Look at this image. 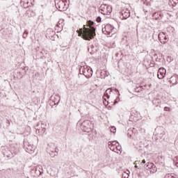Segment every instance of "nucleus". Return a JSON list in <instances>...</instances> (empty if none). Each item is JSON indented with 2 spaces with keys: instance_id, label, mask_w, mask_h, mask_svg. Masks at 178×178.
Returning <instances> with one entry per match:
<instances>
[{
  "instance_id": "43",
  "label": "nucleus",
  "mask_w": 178,
  "mask_h": 178,
  "mask_svg": "<svg viewBox=\"0 0 178 178\" xmlns=\"http://www.w3.org/2000/svg\"><path fill=\"white\" fill-rule=\"evenodd\" d=\"M42 131H45V128H43V129H42Z\"/></svg>"
},
{
  "instance_id": "45",
  "label": "nucleus",
  "mask_w": 178,
  "mask_h": 178,
  "mask_svg": "<svg viewBox=\"0 0 178 178\" xmlns=\"http://www.w3.org/2000/svg\"><path fill=\"white\" fill-rule=\"evenodd\" d=\"M135 168H138V166H137V165H135Z\"/></svg>"
},
{
  "instance_id": "23",
  "label": "nucleus",
  "mask_w": 178,
  "mask_h": 178,
  "mask_svg": "<svg viewBox=\"0 0 178 178\" xmlns=\"http://www.w3.org/2000/svg\"><path fill=\"white\" fill-rule=\"evenodd\" d=\"M35 173L36 176H41V175H42V171H40V169L36 167L35 170Z\"/></svg>"
},
{
  "instance_id": "36",
  "label": "nucleus",
  "mask_w": 178,
  "mask_h": 178,
  "mask_svg": "<svg viewBox=\"0 0 178 178\" xmlns=\"http://www.w3.org/2000/svg\"><path fill=\"white\" fill-rule=\"evenodd\" d=\"M169 30H170L172 31V33H173V31H175V29H173L172 27L167 28V31H169Z\"/></svg>"
},
{
  "instance_id": "29",
  "label": "nucleus",
  "mask_w": 178,
  "mask_h": 178,
  "mask_svg": "<svg viewBox=\"0 0 178 178\" xmlns=\"http://www.w3.org/2000/svg\"><path fill=\"white\" fill-rule=\"evenodd\" d=\"M111 132L113 133V134L116 133V127H111Z\"/></svg>"
},
{
  "instance_id": "16",
  "label": "nucleus",
  "mask_w": 178,
  "mask_h": 178,
  "mask_svg": "<svg viewBox=\"0 0 178 178\" xmlns=\"http://www.w3.org/2000/svg\"><path fill=\"white\" fill-rule=\"evenodd\" d=\"M10 150L11 152L12 156H15V155H17L19 154V147H11L10 148Z\"/></svg>"
},
{
  "instance_id": "14",
  "label": "nucleus",
  "mask_w": 178,
  "mask_h": 178,
  "mask_svg": "<svg viewBox=\"0 0 178 178\" xmlns=\"http://www.w3.org/2000/svg\"><path fill=\"white\" fill-rule=\"evenodd\" d=\"M121 15L122 16V19H129V17H130V10L127 8H124L121 11Z\"/></svg>"
},
{
  "instance_id": "32",
  "label": "nucleus",
  "mask_w": 178,
  "mask_h": 178,
  "mask_svg": "<svg viewBox=\"0 0 178 178\" xmlns=\"http://www.w3.org/2000/svg\"><path fill=\"white\" fill-rule=\"evenodd\" d=\"M122 178H129V173L124 172L122 174Z\"/></svg>"
},
{
  "instance_id": "5",
  "label": "nucleus",
  "mask_w": 178,
  "mask_h": 178,
  "mask_svg": "<svg viewBox=\"0 0 178 178\" xmlns=\"http://www.w3.org/2000/svg\"><path fill=\"white\" fill-rule=\"evenodd\" d=\"M154 138L156 140H162L165 138V129L162 127H157L154 130Z\"/></svg>"
},
{
  "instance_id": "3",
  "label": "nucleus",
  "mask_w": 178,
  "mask_h": 178,
  "mask_svg": "<svg viewBox=\"0 0 178 178\" xmlns=\"http://www.w3.org/2000/svg\"><path fill=\"white\" fill-rule=\"evenodd\" d=\"M80 74H83L87 79L92 77V69L88 65H84L81 67L79 70Z\"/></svg>"
},
{
  "instance_id": "24",
  "label": "nucleus",
  "mask_w": 178,
  "mask_h": 178,
  "mask_svg": "<svg viewBox=\"0 0 178 178\" xmlns=\"http://www.w3.org/2000/svg\"><path fill=\"white\" fill-rule=\"evenodd\" d=\"M26 13H27V15H28V16L30 17H33V16H35V13H34V12H33V11H30V10H29V11H27L26 12Z\"/></svg>"
},
{
  "instance_id": "9",
  "label": "nucleus",
  "mask_w": 178,
  "mask_h": 178,
  "mask_svg": "<svg viewBox=\"0 0 178 178\" xmlns=\"http://www.w3.org/2000/svg\"><path fill=\"white\" fill-rule=\"evenodd\" d=\"M1 154H3V156H6V158H12V152L10 151V149L7 146H2L1 148Z\"/></svg>"
},
{
  "instance_id": "40",
  "label": "nucleus",
  "mask_w": 178,
  "mask_h": 178,
  "mask_svg": "<svg viewBox=\"0 0 178 178\" xmlns=\"http://www.w3.org/2000/svg\"><path fill=\"white\" fill-rule=\"evenodd\" d=\"M105 74H106V77H108V76H109V72H106Z\"/></svg>"
},
{
  "instance_id": "1",
  "label": "nucleus",
  "mask_w": 178,
  "mask_h": 178,
  "mask_svg": "<svg viewBox=\"0 0 178 178\" xmlns=\"http://www.w3.org/2000/svg\"><path fill=\"white\" fill-rule=\"evenodd\" d=\"M94 22L91 20H88L87 22V25H83V29H80L79 30L76 31L78 33L79 37H81L83 39L86 40V41H90L92 40L94 37H95V26ZM89 27V28H87Z\"/></svg>"
},
{
  "instance_id": "27",
  "label": "nucleus",
  "mask_w": 178,
  "mask_h": 178,
  "mask_svg": "<svg viewBox=\"0 0 178 178\" xmlns=\"http://www.w3.org/2000/svg\"><path fill=\"white\" fill-rule=\"evenodd\" d=\"M173 163H175V165H177V167L178 168V156H175L173 159Z\"/></svg>"
},
{
  "instance_id": "42",
  "label": "nucleus",
  "mask_w": 178,
  "mask_h": 178,
  "mask_svg": "<svg viewBox=\"0 0 178 178\" xmlns=\"http://www.w3.org/2000/svg\"><path fill=\"white\" fill-rule=\"evenodd\" d=\"M145 147V148H147L148 147V145H146Z\"/></svg>"
},
{
  "instance_id": "13",
  "label": "nucleus",
  "mask_w": 178,
  "mask_h": 178,
  "mask_svg": "<svg viewBox=\"0 0 178 178\" xmlns=\"http://www.w3.org/2000/svg\"><path fill=\"white\" fill-rule=\"evenodd\" d=\"M158 78L162 80L165 76H166V70L165 68H160L157 73Z\"/></svg>"
},
{
  "instance_id": "22",
  "label": "nucleus",
  "mask_w": 178,
  "mask_h": 178,
  "mask_svg": "<svg viewBox=\"0 0 178 178\" xmlns=\"http://www.w3.org/2000/svg\"><path fill=\"white\" fill-rule=\"evenodd\" d=\"M165 178H178L177 175L174 173L167 174Z\"/></svg>"
},
{
  "instance_id": "8",
  "label": "nucleus",
  "mask_w": 178,
  "mask_h": 178,
  "mask_svg": "<svg viewBox=\"0 0 178 178\" xmlns=\"http://www.w3.org/2000/svg\"><path fill=\"white\" fill-rule=\"evenodd\" d=\"M102 32L107 35H111V34H113V33L116 32V29L113 26L107 24L104 28L102 29Z\"/></svg>"
},
{
  "instance_id": "31",
  "label": "nucleus",
  "mask_w": 178,
  "mask_h": 178,
  "mask_svg": "<svg viewBox=\"0 0 178 178\" xmlns=\"http://www.w3.org/2000/svg\"><path fill=\"white\" fill-rule=\"evenodd\" d=\"M109 99L105 97L104 96H103V101L104 102H107V104H109V100H108Z\"/></svg>"
},
{
  "instance_id": "44",
  "label": "nucleus",
  "mask_w": 178,
  "mask_h": 178,
  "mask_svg": "<svg viewBox=\"0 0 178 178\" xmlns=\"http://www.w3.org/2000/svg\"><path fill=\"white\" fill-rule=\"evenodd\" d=\"M139 150H141V151H142V150H143V149H139Z\"/></svg>"
},
{
  "instance_id": "10",
  "label": "nucleus",
  "mask_w": 178,
  "mask_h": 178,
  "mask_svg": "<svg viewBox=\"0 0 178 178\" xmlns=\"http://www.w3.org/2000/svg\"><path fill=\"white\" fill-rule=\"evenodd\" d=\"M20 4L24 9H26V8H30L34 5V0H22Z\"/></svg>"
},
{
  "instance_id": "12",
  "label": "nucleus",
  "mask_w": 178,
  "mask_h": 178,
  "mask_svg": "<svg viewBox=\"0 0 178 178\" xmlns=\"http://www.w3.org/2000/svg\"><path fill=\"white\" fill-rule=\"evenodd\" d=\"M51 102H50L51 106H54V105H58L60 101V97L59 95L56 96H51Z\"/></svg>"
},
{
  "instance_id": "33",
  "label": "nucleus",
  "mask_w": 178,
  "mask_h": 178,
  "mask_svg": "<svg viewBox=\"0 0 178 178\" xmlns=\"http://www.w3.org/2000/svg\"><path fill=\"white\" fill-rule=\"evenodd\" d=\"M119 101H120V98H119V97H118L114 100V104H118V102H119Z\"/></svg>"
},
{
  "instance_id": "25",
  "label": "nucleus",
  "mask_w": 178,
  "mask_h": 178,
  "mask_svg": "<svg viewBox=\"0 0 178 178\" xmlns=\"http://www.w3.org/2000/svg\"><path fill=\"white\" fill-rule=\"evenodd\" d=\"M116 144H119V143L117 141L108 142L109 147H115V145H117Z\"/></svg>"
},
{
  "instance_id": "17",
  "label": "nucleus",
  "mask_w": 178,
  "mask_h": 178,
  "mask_svg": "<svg viewBox=\"0 0 178 178\" xmlns=\"http://www.w3.org/2000/svg\"><path fill=\"white\" fill-rule=\"evenodd\" d=\"M46 33V37H48V38H51V37H54V35H55V31L51 29H47Z\"/></svg>"
},
{
  "instance_id": "7",
  "label": "nucleus",
  "mask_w": 178,
  "mask_h": 178,
  "mask_svg": "<svg viewBox=\"0 0 178 178\" xmlns=\"http://www.w3.org/2000/svg\"><path fill=\"white\" fill-rule=\"evenodd\" d=\"M24 148L29 154H33L35 151V146L31 142H29V140H24Z\"/></svg>"
},
{
  "instance_id": "37",
  "label": "nucleus",
  "mask_w": 178,
  "mask_h": 178,
  "mask_svg": "<svg viewBox=\"0 0 178 178\" xmlns=\"http://www.w3.org/2000/svg\"><path fill=\"white\" fill-rule=\"evenodd\" d=\"M113 91L118 93V95H120V93H119V90L118 89H113Z\"/></svg>"
},
{
  "instance_id": "11",
  "label": "nucleus",
  "mask_w": 178,
  "mask_h": 178,
  "mask_svg": "<svg viewBox=\"0 0 178 178\" xmlns=\"http://www.w3.org/2000/svg\"><path fill=\"white\" fill-rule=\"evenodd\" d=\"M158 38L161 44H166L169 41V38L163 32L159 33Z\"/></svg>"
},
{
  "instance_id": "38",
  "label": "nucleus",
  "mask_w": 178,
  "mask_h": 178,
  "mask_svg": "<svg viewBox=\"0 0 178 178\" xmlns=\"http://www.w3.org/2000/svg\"><path fill=\"white\" fill-rule=\"evenodd\" d=\"M38 169H39L40 172H42V174L43 173V170L42 168H40V166L37 167Z\"/></svg>"
},
{
  "instance_id": "35",
  "label": "nucleus",
  "mask_w": 178,
  "mask_h": 178,
  "mask_svg": "<svg viewBox=\"0 0 178 178\" xmlns=\"http://www.w3.org/2000/svg\"><path fill=\"white\" fill-rule=\"evenodd\" d=\"M101 17H97V19H96V22H97V23H101Z\"/></svg>"
},
{
  "instance_id": "26",
  "label": "nucleus",
  "mask_w": 178,
  "mask_h": 178,
  "mask_svg": "<svg viewBox=\"0 0 178 178\" xmlns=\"http://www.w3.org/2000/svg\"><path fill=\"white\" fill-rule=\"evenodd\" d=\"M143 90H144V88L143 86H139L135 89V91L136 92H140V91H143Z\"/></svg>"
},
{
  "instance_id": "30",
  "label": "nucleus",
  "mask_w": 178,
  "mask_h": 178,
  "mask_svg": "<svg viewBox=\"0 0 178 178\" xmlns=\"http://www.w3.org/2000/svg\"><path fill=\"white\" fill-rule=\"evenodd\" d=\"M115 147H116V149L117 151H120L122 152V146L119 145V143H118V145H115Z\"/></svg>"
},
{
  "instance_id": "28",
  "label": "nucleus",
  "mask_w": 178,
  "mask_h": 178,
  "mask_svg": "<svg viewBox=\"0 0 178 178\" xmlns=\"http://www.w3.org/2000/svg\"><path fill=\"white\" fill-rule=\"evenodd\" d=\"M27 35H29V32L25 31L22 35L23 38H27Z\"/></svg>"
},
{
  "instance_id": "15",
  "label": "nucleus",
  "mask_w": 178,
  "mask_h": 178,
  "mask_svg": "<svg viewBox=\"0 0 178 178\" xmlns=\"http://www.w3.org/2000/svg\"><path fill=\"white\" fill-rule=\"evenodd\" d=\"M136 131H137V129H136L135 128L128 129L127 136L129 137V138H132L133 136H134Z\"/></svg>"
},
{
  "instance_id": "20",
  "label": "nucleus",
  "mask_w": 178,
  "mask_h": 178,
  "mask_svg": "<svg viewBox=\"0 0 178 178\" xmlns=\"http://www.w3.org/2000/svg\"><path fill=\"white\" fill-rule=\"evenodd\" d=\"M157 170H158V168H156V165H155V164L150 169H149V171L150 172L151 175H154V173H156Z\"/></svg>"
},
{
  "instance_id": "34",
  "label": "nucleus",
  "mask_w": 178,
  "mask_h": 178,
  "mask_svg": "<svg viewBox=\"0 0 178 178\" xmlns=\"http://www.w3.org/2000/svg\"><path fill=\"white\" fill-rule=\"evenodd\" d=\"M164 111H165V112H170V108L165 106L164 107Z\"/></svg>"
},
{
  "instance_id": "6",
  "label": "nucleus",
  "mask_w": 178,
  "mask_h": 178,
  "mask_svg": "<svg viewBox=\"0 0 178 178\" xmlns=\"http://www.w3.org/2000/svg\"><path fill=\"white\" fill-rule=\"evenodd\" d=\"M99 12L102 15H111L112 13V6L108 4H102L99 7Z\"/></svg>"
},
{
  "instance_id": "21",
  "label": "nucleus",
  "mask_w": 178,
  "mask_h": 178,
  "mask_svg": "<svg viewBox=\"0 0 178 178\" xmlns=\"http://www.w3.org/2000/svg\"><path fill=\"white\" fill-rule=\"evenodd\" d=\"M59 152V149H58L57 147L55 148V151H51V153H50V155L51 156H56V155H58Z\"/></svg>"
},
{
  "instance_id": "2",
  "label": "nucleus",
  "mask_w": 178,
  "mask_h": 178,
  "mask_svg": "<svg viewBox=\"0 0 178 178\" xmlns=\"http://www.w3.org/2000/svg\"><path fill=\"white\" fill-rule=\"evenodd\" d=\"M77 124H81V129L85 133H91L92 129H94V124L90 120H84L83 122L79 121Z\"/></svg>"
},
{
  "instance_id": "18",
  "label": "nucleus",
  "mask_w": 178,
  "mask_h": 178,
  "mask_svg": "<svg viewBox=\"0 0 178 178\" xmlns=\"http://www.w3.org/2000/svg\"><path fill=\"white\" fill-rule=\"evenodd\" d=\"M155 164L151 162H147L146 164L144 165L145 169L147 170H149Z\"/></svg>"
},
{
  "instance_id": "4",
  "label": "nucleus",
  "mask_w": 178,
  "mask_h": 178,
  "mask_svg": "<svg viewBox=\"0 0 178 178\" xmlns=\"http://www.w3.org/2000/svg\"><path fill=\"white\" fill-rule=\"evenodd\" d=\"M56 8L60 12H65L69 8V4H67V0H59L56 2Z\"/></svg>"
},
{
  "instance_id": "19",
  "label": "nucleus",
  "mask_w": 178,
  "mask_h": 178,
  "mask_svg": "<svg viewBox=\"0 0 178 178\" xmlns=\"http://www.w3.org/2000/svg\"><path fill=\"white\" fill-rule=\"evenodd\" d=\"M111 92H112V88H108L107 89L105 92H104V95L103 97H105L107 98V99H109V94H111Z\"/></svg>"
},
{
  "instance_id": "39",
  "label": "nucleus",
  "mask_w": 178,
  "mask_h": 178,
  "mask_svg": "<svg viewBox=\"0 0 178 178\" xmlns=\"http://www.w3.org/2000/svg\"><path fill=\"white\" fill-rule=\"evenodd\" d=\"M110 149H111V151H113V152H115V148L113 147V146H111V147H110Z\"/></svg>"
},
{
  "instance_id": "41",
  "label": "nucleus",
  "mask_w": 178,
  "mask_h": 178,
  "mask_svg": "<svg viewBox=\"0 0 178 178\" xmlns=\"http://www.w3.org/2000/svg\"><path fill=\"white\" fill-rule=\"evenodd\" d=\"M142 163H145V160H143Z\"/></svg>"
}]
</instances>
